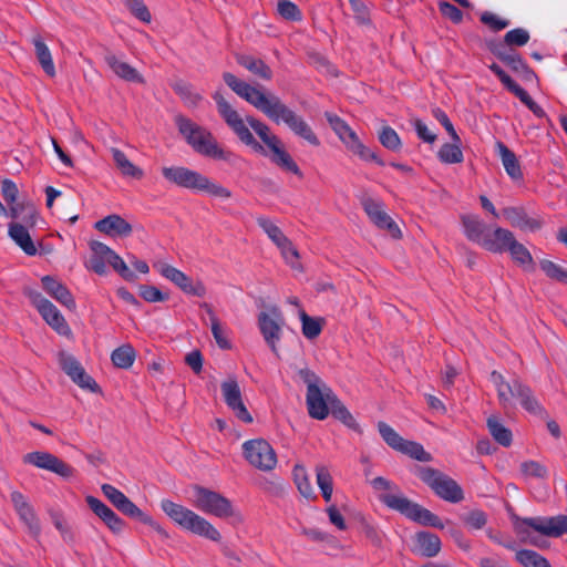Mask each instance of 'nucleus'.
Returning a JSON list of instances; mask_svg holds the SVG:
<instances>
[{"mask_svg": "<svg viewBox=\"0 0 567 567\" xmlns=\"http://www.w3.org/2000/svg\"><path fill=\"white\" fill-rule=\"evenodd\" d=\"M224 82L241 99L262 112L276 124L285 123L296 135L306 140L309 144L318 146L319 138L309 124L296 112L289 109L275 94H266L259 89L238 79L230 72L223 74Z\"/></svg>", "mask_w": 567, "mask_h": 567, "instance_id": "f257e3e1", "label": "nucleus"}, {"mask_svg": "<svg viewBox=\"0 0 567 567\" xmlns=\"http://www.w3.org/2000/svg\"><path fill=\"white\" fill-rule=\"evenodd\" d=\"M371 486L379 493V501L389 508L401 513L408 518L425 526L444 528L441 518L421 505L411 502L391 481L378 476L371 481Z\"/></svg>", "mask_w": 567, "mask_h": 567, "instance_id": "f03ea898", "label": "nucleus"}, {"mask_svg": "<svg viewBox=\"0 0 567 567\" xmlns=\"http://www.w3.org/2000/svg\"><path fill=\"white\" fill-rule=\"evenodd\" d=\"M175 124L186 143L199 155L231 163L235 155L223 148L213 133L184 115L175 116Z\"/></svg>", "mask_w": 567, "mask_h": 567, "instance_id": "7ed1b4c3", "label": "nucleus"}, {"mask_svg": "<svg viewBox=\"0 0 567 567\" xmlns=\"http://www.w3.org/2000/svg\"><path fill=\"white\" fill-rule=\"evenodd\" d=\"M491 381L497 391V398L502 408L507 409L512 404L513 399H518L520 405L527 412L538 416L546 414L545 409L534 396L530 388L522 383L518 379L508 382L502 373L494 370L491 373Z\"/></svg>", "mask_w": 567, "mask_h": 567, "instance_id": "20e7f679", "label": "nucleus"}, {"mask_svg": "<svg viewBox=\"0 0 567 567\" xmlns=\"http://www.w3.org/2000/svg\"><path fill=\"white\" fill-rule=\"evenodd\" d=\"M162 174L168 182L179 187L193 189L196 192H205L210 196L223 199H228L231 197V192L228 188L187 167H163Z\"/></svg>", "mask_w": 567, "mask_h": 567, "instance_id": "39448f33", "label": "nucleus"}, {"mask_svg": "<svg viewBox=\"0 0 567 567\" xmlns=\"http://www.w3.org/2000/svg\"><path fill=\"white\" fill-rule=\"evenodd\" d=\"M162 511L179 527L213 542H219L220 533L204 517L171 499L161 502Z\"/></svg>", "mask_w": 567, "mask_h": 567, "instance_id": "423d86ee", "label": "nucleus"}, {"mask_svg": "<svg viewBox=\"0 0 567 567\" xmlns=\"http://www.w3.org/2000/svg\"><path fill=\"white\" fill-rule=\"evenodd\" d=\"M300 379L307 385L306 403L309 415L316 420H324L329 415L330 401L336 396L332 390L311 370H299Z\"/></svg>", "mask_w": 567, "mask_h": 567, "instance_id": "0eeeda50", "label": "nucleus"}, {"mask_svg": "<svg viewBox=\"0 0 567 567\" xmlns=\"http://www.w3.org/2000/svg\"><path fill=\"white\" fill-rule=\"evenodd\" d=\"M416 475L433 493L449 503H460L464 499V492L455 480L443 472L427 466H419Z\"/></svg>", "mask_w": 567, "mask_h": 567, "instance_id": "6e6552de", "label": "nucleus"}, {"mask_svg": "<svg viewBox=\"0 0 567 567\" xmlns=\"http://www.w3.org/2000/svg\"><path fill=\"white\" fill-rule=\"evenodd\" d=\"M217 105V111L227 126L236 134V136L255 152L265 154L264 146L256 141L246 122L240 114L225 100V97L216 92L213 95Z\"/></svg>", "mask_w": 567, "mask_h": 567, "instance_id": "1a4fd4ad", "label": "nucleus"}, {"mask_svg": "<svg viewBox=\"0 0 567 567\" xmlns=\"http://www.w3.org/2000/svg\"><path fill=\"white\" fill-rule=\"evenodd\" d=\"M496 240L487 241L485 249L492 252L502 254L508 251L513 261L524 268H533L534 259L529 250L516 240L514 234L505 228H495Z\"/></svg>", "mask_w": 567, "mask_h": 567, "instance_id": "9d476101", "label": "nucleus"}, {"mask_svg": "<svg viewBox=\"0 0 567 567\" xmlns=\"http://www.w3.org/2000/svg\"><path fill=\"white\" fill-rule=\"evenodd\" d=\"M193 492V505L200 512L219 518H228L234 515L231 502L221 494L199 485H195Z\"/></svg>", "mask_w": 567, "mask_h": 567, "instance_id": "9b49d317", "label": "nucleus"}, {"mask_svg": "<svg viewBox=\"0 0 567 567\" xmlns=\"http://www.w3.org/2000/svg\"><path fill=\"white\" fill-rule=\"evenodd\" d=\"M326 117L331 128L339 136L348 151L358 155L363 161L375 162L379 165L384 164L374 152L370 151L361 143L355 132L342 118L330 113H327Z\"/></svg>", "mask_w": 567, "mask_h": 567, "instance_id": "f8f14e48", "label": "nucleus"}, {"mask_svg": "<svg viewBox=\"0 0 567 567\" xmlns=\"http://www.w3.org/2000/svg\"><path fill=\"white\" fill-rule=\"evenodd\" d=\"M244 456L254 467L269 472L277 465V454L264 439L247 441L243 444Z\"/></svg>", "mask_w": 567, "mask_h": 567, "instance_id": "ddd939ff", "label": "nucleus"}, {"mask_svg": "<svg viewBox=\"0 0 567 567\" xmlns=\"http://www.w3.org/2000/svg\"><path fill=\"white\" fill-rule=\"evenodd\" d=\"M284 323L282 313L276 306L258 315V328L260 333L275 354L278 353V343L281 339Z\"/></svg>", "mask_w": 567, "mask_h": 567, "instance_id": "4468645a", "label": "nucleus"}, {"mask_svg": "<svg viewBox=\"0 0 567 567\" xmlns=\"http://www.w3.org/2000/svg\"><path fill=\"white\" fill-rule=\"evenodd\" d=\"M28 297L43 320L59 334L69 336L71 329L59 309L38 291H29Z\"/></svg>", "mask_w": 567, "mask_h": 567, "instance_id": "2eb2a0df", "label": "nucleus"}, {"mask_svg": "<svg viewBox=\"0 0 567 567\" xmlns=\"http://www.w3.org/2000/svg\"><path fill=\"white\" fill-rule=\"evenodd\" d=\"M361 205L371 219V221L381 229H386L392 238L400 239L402 233L391 216L384 210V205L381 200L374 199L370 196H364L361 199Z\"/></svg>", "mask_w": 567, "mask_h": 567, "instance_id": "dca6fc26", "label": "nucleus"}, {"mask_svg": "<svg viewBox=\"0 0 567 567\" xmlns=\"http://www.w3.org/2000/svg\"><path fill=\"white\" fill-rule=\"evenodd\" d=\"M155 267L164 278L172 281L185 293L196 297L206 295L207 289L202 280L193 281L186 274L165 262H159Z\"/></svg>", "mask_w": 567, "mask_h": 567, "instance_id": "f3484780", "label": "nucleus"}, {"mask_svg": "<svg viewBox=\"0 0 567 567\" xmlns=\"http://www.w3.org/2000/svg\"><path fill=\"white\" fill-rule=\"evenodd\" d=\"M23 463L50 471L64 478L71 477L74 473V468L71 465L60 460L58 456L43 451L27 453L23 456Z\"/></svg>", "mask_w": 567, "mask_h": 567, "instance_id": "a211bd4d", "label": "nucleus"}, {"mask_svg": "<svg viewBox=\"0 0 567 567\" xmlns=\"http://www.w3.org/2000/svg\"><path fill=\"white\" fill-rule=\"evenodd\" d=\"M59 363L61 369L80 388L93 393L100 392L97 383L86 373L82 364L73 355L64 352L60 353Z\"/></svg>", "mask_w": 567, "mask_h": 567, "instance_id": "6ab92c4d", "label": "nucleus"}, {"mask_svg": "<svg viewBox=\"0 0 567 567\" xmlns=\"http://www.w3.org/2000/svg\"><path fill=\"white\" fill-rule=\"evenodd\" d=\"M221 393L227 406L234 412L237 419L244 423H251L252 416L243 402L240 386L235 378H228L221 385Z\"/></svg>", "mask_w": 567, "mask_h": 567, "instance_id": "aec40b11", "label": "nucleus"}, {"mask_svg": "<svg viewBox=\"0 0 567 567\" xmlns=\"http://www.w3.org/2000/svg\"><path fill=\"white\" fill-rule=\"evenodd\" d=\"M524 524L549 537H559L567 533V516L525 518Z\"/></svg>", "mask_w": 567, "mask_h": 567, "instance_id": "412c9836", "label": "nucleus"}, {"mask_svg": "<svg viewBox=\"0 0 567 567\" xmlns=\"http://www.w3.org/2000/svg\"><path fill=\"white\" fill-rule=\"evenodd\" d=\"M462 225L464 227L466 237L470 240L481 245L484 249L487 241L496 240L495 230L493 234H489L486 224L477 216H462Z\"/></svg>", "mask_w": 567, "mask_h": 567, "instance_id": "4be33fe9", "label": "nucleus"}, {"mask_svg": "<svg viewBox=\"0 0 567 567\" xmlns=\"http://www.w3.org/2000/svg\"><path fill=\"white\" fill-rule=\"evenodd\" d=\"M85 502L90 509L115 534L121 533L125 522L101 499L94 496H86Z\"/></svg>", "mask_w": 567, "mask_h": 567, "instance_id": "5701e85b", "label": "nucleus"}, {"mask_svg": "<svg viewBox=\"0 0 567 567\" xmlns=\"http://www.w3.org/2000/svg\"><path fill=\"white\" fill-rule=\"evenodd\" d=\"M103 495L109 502L124 515L135 518L141 515V511L123 492L117 489L111 484H103L101 486Z\"/></svg>", "mask_w": 567, "mask_h": 567, "instance_id": "b1692460", "label": "nucleus"}, {"mask_svg": "<svg viewBox=\"0 0 567 567\" xmlns=\"http://www.w3.org/2000/svg\"><path fill=\"white\" fill-rule=\"evenodd\" d=\"M104 61L113 73L120 79L132 83H144L143 75L131 64L123 61L115 53L107 51L104 55Z\"/></svg>", "mask_w": 567, "mask_h": 567, "instance_id": "393cba45", "label": "nucleus"}, {"mask_svg": "<svg viewBox=\"0 0 567 567\" xmlns=\"http://www.w3.org/2000/svg\"><path fill=\"white\" fill-rule=\"evenodd\" d=\"M94 228L111 237H128L133 231L132 225L117 214L97 220Z\"/></svg>", "mask_w": 567, "mask_h": 567, "instance_id": "a878e982", "label": "nucleus"}, {"mask_svg": "<svg viewBox=\"0 0 567 567\" xmlns=\"http://www.w3.org/2000/svg\"><path fill=\"white\" fill-rule=\"evenodd\" d=\"M43 289L58 302L70 310L75 309V300L70 290L60 281L51 276H44L42 279Z\"/></svg>", "mask_w": 567, "mask_h": 567, "instance_id": "bb28decb", "label": "nucleus"}, {"mask_svg": "<svg viewBox=\"0 0 567 567\" xmlns=\"http://www.w3.org/2000/svg\"><path fill=\"white\" fill-rule=\"evenodd\" d=\"M504 218L516 228L522 230H537L540 228V223L527 216L523 208L505 207L502 209Z\"/></svg>", "mask_w": 567, "mask_h": 567, "instance_id": "cd10ccee", "label": "nucleus"}, {"mask_svg": "<svg viewBox=\"0 0 567 567\" xmlns=\"http://www.w3.org/2000/svg\"><path fill=\"white\" fill-rule=\"evenodd\" d=\"M236 62L261 80L270 81L272 79V70L259 58L249 54H236Z\"/></svg>", "mask_w": 567, "mask_h": 567, "instance_id": "c85d7f7f", "label": "nucleus"}, {"mask_svg": "<svg viewBox=\"0 0 567 567\" xmlns=\"http://www.w3.org/2000/svg\"><path fill=\"white\" fill-rule=\"evenodd\" d=\"M498 156L501 157L502 164L513 179H522L523 172L517 159V156L511 151L503 142L498 141L495 144Z\"/></svg>", "mask_w": 567, "mask_h": 567, "instance_id": "c756f323", "label": "nucleus"}, {"mask_svg": "<svg viewBox=\"0 0 567 567\" xmlns=\"http://www.w3.org/2000/svg\"><path fill=\"white\" fill-rule=\"evenodd\" d=\"M8 234L10 238L23 250L28 256L37 254V247L29 234V230L19 223H10Z\"/></svg>", "mask_w": 567, "mask_h": 567, "instance_id": "7c9ffc66", "label": "nucleus"}, {"mask_svg": "<svg viewBox=\"0 0 567 567\" xmlns=\"http://www.w3.org/2000/svg\"><path fill=\"white\" fill-rule=\"evenodd\" d=\"M416 551L424 557H435L441 550V539L429 532H420L415 535Z\"/></svg>", "mask_w": 567, "mask_h": 567, "instance_id": "2f4dec72", "label": "nucleus"}, {"mask_svg": "<svg viewBox=\"0 0 567 567\" xmlns=\"http://www.w3.org/2000/svg\"><path fill=\"white\" fill-rule=\"evenodd\" d=\"M271 162L284 171L290 172L299 177L302 173L296 162L292 159L290 154L284 148L281 141L270 148Z\"/></svg>", "mask_w": 567, "mask_h": 567, "instance_id": "473e14b6", "label": "nucleus"}, {"mask_svg": "<svg viewBox=\"0 0 567 567\" xmlns=\"http://www.w3.org/2000/svg\"><path fill=\"white\" fill-rule=\"evenodd\" d=\"M96 247L100 254L109 255V265L118 272L123 279L127 281H134L136 279V275L114 250L106 245H97Z\"/></svg>", "mask_w": 567, "mask_h": 567, "instance_id": "72a5a7b5", "label": "nucleus"}, {"mask_svg": "<svg viewBox=\"0 0 567 567\" xmlns=\"http://www.w3.org/2000/svg\"><path fill=\"white\" fill-rule=\"evenodd\" d=\"M34 45L35 56L45 72L50 78L55 76V66L53 63L52 54L48 45L43 42L40 37H37L32 40Z\"/></svg>", "mask_w": 567, "mask_h": 567, "instance_id": "f704fd0d", "label": "nucleus"}, {"mask_svg": "<svg viewBox=\"0 0 567 567\" xmlns=\"http://www.w3.org/2000/svg\"><path fill=\"white\" fill-rule=\"evenodd\" d=\"M495 55L504 62L506 65H508L513 71L517 73L525 74L526 78L533 76L534 72L529 69V66L526 64V62L522 59V56L514 52H505L501 50L494 51Z\"/></svg>", "mask_w": 567, "mask_h": 567, "instance_id": "c9c22d12", "label": "nucleus"}, {"mask_svg": "<svg viewBox=\"0 0 567 567\" xmlns=\"http://www.w3.org/2000/svg\"><path fill=\"white\" fill-rule=\"evenodd\" d=\"M200 307L205 309L207 315L209 316L212 333L218 347L220 349H230L231 344L227 339L226 333L220 324V321L213 310V307L207 302H203Z\"/></svg>", "mask_w": 567, "mask_h": 567, "instance_id": "e433bc0d", "label": "nucleus"}, {"mask_svg": "<svg viewBox=\"0 0 567 567\" xmlns=\"http://www.w3.org/2000/svg\"><path fill=\"white\" fill-rule=\"evenodd\" d=\"M112 155L113 161L122 175L136 179H141L144 176L143 171L135 166L121 150L113 148Z\"/></svg>", "mask_w": 567, "mask_h": 567, "instance_id": "4c0bfd02", "label": "nucleus"}, {"mask_svg": "<svg viewBox=\"0 0 567 567\" xmlns=\"http://www.w3.org/2000/svg\"><path fill=\"white\" fill-rule=\"evenodd\" d=\"M487 429L493 439L501 445L507 447L512 444L513 435L511 430L504 426L496 415L487 419Z\"/></svg>", "mask_w": 567, "mask_h": 567, "instance_id": "58836bf2", "label": "nucleus"}, {"mask_svg": "<svg viewBox=\"0 0 567 567\" xmlns=\"http://www.w3.org/2000/svg\"><path fill=\"white\" fill-rule=\"evenodd\" d=\"M299 318L301 320L302 334L309 339H316L322 331L324 320L322 318H312L300 309Z\"/></svg>", "mask_w": 567, "mask_h": 567, "instance_id": "ea45409f", "label": "nucleus"}, {"mask_svg": "<svg viewBox=\"0 0 567 567\" xmlns=\"http://www.w3.org/2000/svg\"><path fill=\"white\" fill-rule=\"evenodd\" d=\"M246 122L260 137V140L267 145L269 150L280 142V138L277 135L272 134L270 127L264 122L252 116H248L246 118Z\"/></svg>", "mask_w": 567, "mask_h": 567, "instance_id": "a19ab883", "label": "nucleus"}, {"mask_svg": "<svg viewBox=\"0 0 567 567\" xmlns=\"http://www.w3.org/2000/svg\"><path fill=\"white\" fill-rule=\"evenodd\" d=\"M462 142L445 143L437 152L439 159L444 164H458L464 159L461 150Z\"/></svg>", "mask_w": 567, "mask_h": 567, "instance_id": "79ce46f5", "label": "nucleus"}, {"mask_svg": "<svg viewBox=\"0 0 567 567\" xmlns=\"http://www.w3.org/2000/svg\"><path fill=\"white\" fill-rule=\"evenodd\" d=\"M174 92L182 99L185 105L188 107H195L203 100L200 93L196 92L194 87L183 81L176 82L173 85Z\"/></svg>", "mask_w": 567, "mask_h": 567, "instance_id": "37998d69", "label": "nucleus"}, {"mask_svg": "<svg viewBox=\"0 0 567 567\" xmlns=\"http://www.w3.org/2000/svg\"><path fill=\"white\" fill-rule=\"evenodd\" d=\"M135 350L130 344H124L115 349L111 354V360L115 367L128 369L135 360Z\"/></svg>", "mask_w": 567, "mask_h": 567, "instance_id": "c03bdc74", "label": "nucleus"}, {"mask_svg": "<svg viewBox=\"0 0 567 567\" xmlns=\"http://www.w3.org/2000/svg\"><path fill=\"white\" fill-rule=\"evenodd\" d=\"M258 226L267 234L268 238L276 245L282 246L286 244L287 236L282 233V230L268 217L259 216L257 217Z\"/></svg>", "mask_w": 567, "mask_h": 567, "instance_id": "a18cd8bd", "label": "nucleus"}, {"mask_svg": "<svg viewBox=\"0 0 567 567\" xmlns=\"http://www.w3.org/2000/svg\"><path fill=\"white\" fill-rule=\"evenodd\" d=\"M293 481L298 487V491L306 498L315 497L313 488L307 475V471L302 465H295L293 471Z\"/></svg>", "mask_w": 567, "mask_h": 567, "instance_id": "49530a36", "label": "nucleus"}, {"mask_svg": "<svg viewBox=\"0 0 567 567\" xmlns=\"http://www.w3.org/2000/svg\"><path fill=\"white\" fill-rule=\"evenodd\" d=\"M317 484L321 489L322 497L326 502H330L333 492L332 476L329 470L323 465L316 467Z\"/></svg>", "mask_w": 567, "mask_h": 567, "instance_id": "de8ad7c7", "label": "nucleus"}, {"mask_svg": "<svg viewBox=\"0 0 567 567\" xmlns=\"http://www.w3.org/2000/svg\"><path fill=\"white\" fill-rule=\"evenodd\" d=\"M97 245H104L100 241H92L90 244L92 256L89 260L87 268L94 271L97 275L106 274V264H109V255L100 254L97 251Z\"/></svg>", "mask_w": 567, "mask_h": 567, "instance_id": "09e8293b", "label": "nucleus"}, {"mask_svg": "<svg viewBox=\"0 0 567 567\" xmlns=\"http://www.w3.org/2000/svg\"><path fill=\"white\" fill-rule=\"evenodd\" d=\"M516 560L524 567H551L545 557L529 549H522L517 551Z\"/></svg>", "mask_w": 567, "mask_h": 567, "instance_id": "8fccbe9b", "label": "nucleus"}, {"mask_svg": "<svg viewBox=\"0 0 567 567\" xmlns=\"http://www.w3.org/2000/svg\"><path fill=\"white\" fill-rule=\"evenodd\" d=\"M519 470L526 480H545L548 476L547 467L544 464L533 460L523 462L519 466Z\"/></svg>", "mask_w": 567, "mask_h": 567, "instance_id": "3c124183", "label": "nucleus"}, {"mask_svg": "<svg viewBox=\"0 0 567 567\" xmlns=\"http://www.w3.org/2000/svg\"><path fill=\"white\" fill-rule=\"evenodd\" d=\"M398 451L420 462H430L432 460L431 454L420 443L413 441L404 440Z\"/></svg>", "mask_w": 567, "mask_h": 567, "instance_id": "603ef678", "label": "nucleus"}, {"mask_svg": "<svg viewBox=\"0 0 567 567\" xmlns=\"http://www.w3.org/2000/svg\"><path fill=\"white\" fill-rule=\"evenodd\" d=\"M540 269L545 272V275L551 280L567 284V270L561 266L553 262L551 260H540L539 262Z\"/></svg>", "mask_w": 567, "mask_h": 567, "instance_id": "864d4df0", "label": "nucleus"}, {"mask_svg": "<svg viewBox=\"0 0 567 567\" xmlns=\"http://www.w3.org/2000/svg\"><path fill=\"white\" fill-rule=\"evenodd\" d=\"M378 430L381 437L390 447H392L395 451H398L401 447V444L403 443L404 439L400 436L399 433H396L389 424L380 421L378 423Z\"/></svg>", "mask_w": 567, "mask_h": 567, "instance_id": "5fc2aeb1", "label": "nucleus"}, {"mask_svg": "<svg viewBox=\"0 0 567 567\" xmlns=\"http://www.w3.org/2000/svg\"><path fill=\"white\" fill-rule=\"evenodd\" d=\"M277 12L285 20L300 21L302 19L301 11L297 7V4L289 0H278Z\"/></svg>", "mask_w": 567, "mask_h": 567, "instance_id": "6e6d98bb", "label": "nucleus"}, {"mask_svg": "<svg viewBox=\"0 0 567 567\" xmlns=\"http://www.w3.org/2000/svg\"><path fill=\"white\" fill-rule=\"evenodd\" d=\"M330 401L329 412L339 420H341L344 424L351 426L354 422L349 410L342 404V402L336 396H328Z\"/></svg>", "mask_w": 567, "mask_h": 567, "instance_id": "4d7b16f0", "label": "nucleus"}, {"mask_svg": "<svg viewBox=\"0 0 567 567\" xmlns=\"http://www.w3.org/2000/svg\"><path fill=\"white\" fill-rule=\"evenodd\" d=\"M462 522L470 529H482L487 523V515L481 509H473L461 517Z\"/></svg>", "mask_w": 567, "mask_h": 567, "instance_id": "13d9d810", "label": "nucleus"}, {"mask_svg": "<svg viewBox=\"0 0 567 567\" xmlns=\"http://www.w3.org/2000/svg\"><path fill=\"white\" fill-rule=\"evenodd\" d=\"M18 516L25 524L31 534L34 536L40 534V522L32 505L19 512Z\"/></svg>", "mask_w": 567, "mask_h": 567, "instance_id": "bf43d9fd", "label": "nucleus"}, {"mask_svg": "<svg viewBox=\"0 0 567 567\" xmlns=\"http://www.w3.org/2000/svg\"><path fill=\"white\" fill-rule=\"evenodd\" d=\"M50 516H51L54 527L60 532L63 540L73 542L74 534H73L72 528L69 525L68 520L64 518V516L59 512H51Z\"/></svg>", "mask_w": 567, "mask_h": 567, "instance_id": "052dcab7", "label": "nucleus"}, {"mask_svg": "<svg viewBox=\"0 0 567 567\" xmlns=\"http://www.w3.org/2000/svg\"><path fill=\"white\" fill-rule=\"evenodd\" d=\"M380 143L391 151H398L401 147V140L398 133L390 126H385L379 134Z\"/></svg>", "mask_w": 567, "mask_h": 567, "instance_id": "680f3d73", "label": "nucleus"}, {"mask_svg": "<svg viewBox=\"0 0 567 567\" xmlns=\"http://www.w3.org/2000/svg\"><path fill=\"white\" fill-rule=\"evenodd\" d=\"M480 20L483 24L488 27L492 31L497 32L501 30H504L509 25V21L506 19L501 18L499 16L491 12V11H484Z\"/></svg>", "mask_w": 567, "mask_h": 567, "instance_id": "e2e57ef3", "label": "nucleus"}, {"mask_svg": "<svg viewBox=\"0 0 567 567\" xmlns=\"http://www.w3.org/2000/svg\"><path fill=\"white\" fill-rule=\"evenodd\" d=\"M529 38L527 30L516 28L505 34L504 42L509 47H523L529 41Z\"/></svg>", "mask_w": 567, "mask_h": 567, "instance_id": "0e129e2a", "label": "nucleus"}, {"mask_svg": "<svg viewBox=\"0 0 567 567\" xmlns=\"http://www.w3.org/2000/svg\"><path fill=\"white\" fill-rule=\"evenodd\" d=\"M514 95L520 100L522 103H524L537 117H544L546 115L545 111L542 106H539L527 93L526 90H524L522 86H519L515 92Z\"/></svg>", "mask_w": 567, "mask_h": 567, "instance_id": "69168bd1", "label": "nucleus"}, {"mask_svg": "<svg viewBox=\"0 0 567 567\" xmlns=\"http://www.w3.org/2000/svg\"><path fill=\"white\" fill-rule=\"evenodd\" d=\"M125 4L137 19L145 23L151 22V13L142 0H125Z\"/></svg>", "mask_w": 567, "mask_h": 567, "instance_id": "338daca9", "label": "nucleus"}, {"mask_svg": "<svg viewBox=\"0 0 567 567\" xmlns=\"http://www.w3.org/2000/svg\"><path fill=\"white\" fill-rule=\"evenodd\" d=\"M277 248L280 250V254L285 261L292 268H296L298 265L299 252L297 248L292 245L291 240L287 237L286 244H282V246H277Z\"/></svg>", "mask_w": 567, "mask_h": 567, "instance_id": "774afa93", "label": "nucleus"}]
</instances>
